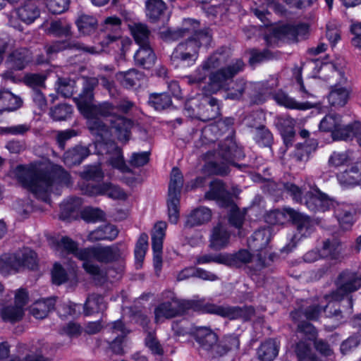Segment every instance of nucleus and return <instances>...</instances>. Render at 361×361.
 I'll return each instance as SVG.
<instances>
[{
  "mask_svg": "<svg viewBox=\"0 0 361 361\" xmlns=\"http://www.w3.org/2000/svg\"><path fill=\"white\" fill-rule=\"evenodd\" d=\"M83 90L74 100L80 112L87 118L91 133L95 137L94 148L97 154L109 156V164L122 173H130L121 150L113 140L116 138L127 142L130 137L133 122L122 116L133 106V103L123 99L118 104L109 102L93 104V89L99 83L97 78H83Z\"/></svg>",
  "mask_w": 361,
  "mask_h": 361,
  "instance_id": "f257e3e1",
  "label": "nucleus"
},
{
  "mask_svg": "<svg viewBox=\"0 0 361 361\" xmlns=\"http://www.w3.org/2000/svg\"><path fill=\"white\" fill-rule=\"evenodd\" d=\"M14 174L22 185L35 196L45 202L50 200V194L56 183L67 184L69 175L61 166L49 161L18 166Z\"/></svg>",
  "mask_w": 361,
  "mask_h": 361,
  "instance_id": "f03ea898",
  "label": "nucleus"
},
{
  "mask_svg": "<svg viewBox=\"0 0 361 361\" xmlns=\"http://www.w3.org/2000/svg\"><path fill=\"white\" fill-rule=\"evenodd\" d=\"M199 22L185 20L181 29L161 32L165 39L176 40L180 37L185 38L174 49L171 61L176 68H187L194 65L198 58L199 50L207 48L212 42V35L208 29L199 31Z\"/></svg>",
  "mask_w": 361,
  "mask_h": 361,
  "instance_id": "7ed1b4c3",
  "label": "nucleus"
},
{
  "mask_svg": "<svg viewBox=\"0 0 361 361\" xmlns=\"http://www.w3.org/2000/svg\"><path fill=\"white\" fill-rule=\"evenodd\" d=\"M57 249L64 250L68 253L73 254L78 259L82 262V267L87 273L94 278L102 276V271L94 261L108 263L116 261L124 255V250L118 246H93L90 247L78 249L77 243L68 237H62L57 242Z\"/></svg>",
  "mask_w": 361,
  "mask_h": 361,
  "instance_id": "20e7f679",
  "label": "nucleus"
},
{
  "mask_svg": "<svg viewBox=\"0 0 361 361\" xmlns=\"http://www.w3.org/2000/svg\"><path fill=\"white\" fill-rule=\"evenodd\" d=\"M338 291L331 295L324 297L320 302H314L302 312V316L309 320H316L321 315L322 311L326 317L337 316L338 312L336 308L337 301L341 299L342 295L347 293L355 291L361 287V276L354 273L345 271L342 273L338 279Z\"/></svg>",
  "mask_w": 361,
  "mask_h": 361,
  "instance_id": "39448f33",
  "label": "nucleus"
},
{
  "mask_svg": "<svg viewBox=\"0 0 361 361\" xmlns=\"http://www.w3.org/2000/svg\"><path fill=\"white\" fill-rule=\"evenodd\" d=\"M220 66L221 65L211 71L207 87H204L202 91H207L209 94H215L221 90H225L228 92L226 99H240L245 89V82L240 80L235 83L232 88H229L228 85L232 82L233 77L242 71L244 66L243 62L238 59L226 67Z\"/></svg>",
  "mask_w": 361,
  "mask_h": 361,
  "instance_id": "423d86ee",
  "label": "nucleus"
},
{
  "mask_svg": "<svg viewBox=\"0 0 361 361\" xmlns=\"http://www.w3.org/2000/svg\"><path fill=\"white\" fill-rule=\"evenodd\" d=\"M121 21L118 17L106 18L102 24L99 46L87 47L86 51L91 54L113 51L119 52L120 58L124 59L132 42L130 38L121 36Z\"/></svg>",
  "mask_w": 361,
  "mask_h": 361,
  "instance_id": "0eeeda50",
  "label": "nucleus"
},
{
  "mask_svg": "<svg viewBox=\"0 0 361 361\" xmlns=\"http://www.w3.org/2000/svg\"><path fill=\"white\" fill-rule=\"evenodd\" d=\"M317 331L314 327L307 322L298 324L297 337L301 340L296 343L295 353L298 361H326L317 357L311 350L312 343L314 344L316 350L324 357H330L333 351L329 345L323 340H316Z\"/></svg>",
  "mask_w": 361,
  "mask_h": 361,
  "instance_id": "6e6552de",
  "label": "nucleus"
},
{
  "mask_svg": "<svg viewBox=\"0 0 361 361\" xmlns=\"http://www.w3.org/2000/svg\"><path fill=\"white\" fill-rule=\"evenodd\" d=\"M320 61H316L312 62L311 65L317 67ZM314 77L324 80H329V78H336V83L331 86L328 96L329 102L331 106L336 107L343 106L347 103L350 92L346 87L343 86L346 78L341 68L336 67L333 63H321V66Z\"/></svg>",
  "mask_w": 361,
  "mask_h": 361,
  "instance_id": "1a4fd4ad",
  "label": "nucleus"
},
{
  "mask_svg": "<svg viewBox=\"0 0 361 361\" xmlns=\"http://www.w3.org/2000/svg\"><path fill=\"white\" fill-rule=\"evenodd\" d=\"M283 190L293 197L296 202H302V195L305 192L304 203L307 207L312 212H325L334 207V201L330 199L326 194L322 193L317 188H312L307 192V188L304 186L299 188L294 184L286 183L283 185Z\"/></svg>",
  "mask_w": 361,
  "mask_h": 361,
  "instance_id": "9d476101",
  "label": "nucleus"
},
{
  "mask_svg": "<svg viewBox=\"0 0 361 361\" xmlns=\"http://www.w3.org/2000/svg\"><path fill=\"white\" fill-rule=\"evenodd\" d=\"M269 224H283L291 221L297 226L298 233L304 237L309 235L312 231V221L308 216L290 208L269 212L265 216Z\"/></svg>",
  "mask_w": 361,
  "mask_h": 361,
  "instance_id": "9b49d317",
  "label": "nucleus"
},
{
  "mask_svg": "<svg viewBox=\"0 0 361 361\" xmlns=\"http://www.w3.org/2000/svg\"><path fill=\"white\" fill-rule=\"evenodd\" d=\"M37 267L36 253L25 248L15 255H4L0 257V271L2 274H11L25 268L34 269Z\"/></svg>",
  "mask_w": 361,
  "mask_h": 361,
  "instance_id": "f8f14e48",
  "label": "nucleus"
},
{
  "mask_svg": "<svg viewBox=\"0 0 361 361\" xmlns=\"http://www.w3.org/2000/svg\"><path fill=\"white\" fill-rule=\"evenodd\" d=\"M208 200L219 201L223 207L231 206L229 221L231 225L240 229L244 219V213L240 212L235 205L232 204L231 195L225 190L224 183L219 180H215L210 183L209 190L205 194Z\"/></svg>",
  "mask_w": 361,
  "mask_h": 361,
  "instance_id": "ddd939ff",
  "label": "nucleus"
},
{
  "mask_svg": "<svg viewBox=\"0 0 361 361\" xmlns=\"http://www.w3.org/2000/svg\"><path fill=\"white\" fill-rule=\"evenodd\" d=\"M220 264L228 266L240 267L243 264L251 263L253 273L251 276L253 281H257V271L269 266V261L267 259H262L261 254H250L246 250H240L238 252L231 254H224L217 259Z\"/></svg>",
  "mask_w": 361,
  "mask_h": 361,
  "instance_id": "4468645a",
  "label": "nucleus"
},
{
  "mask_svg": "<svg viewBox=\"0 0 361 361\" xmlns=\"http://www.w3.org/2000/svg\"><path fill=\"white\" fill-rule=\"evenodd\" d=\"M28 301L25 290L18 289L15 293L14 299L4 300L1 303L0 316L4 322H15L20 320L24 314L25 306Z\"/></svg>",
  "mask_w": 361,
  "mask_h": 361,
  "instance_id": "2eb2a0df",
  "label": "nucleus"
},
{
  "mask_svg": "<svg viewBox=\"0 0 361 361\" xmlns=\"http://www.w3.org/2000/svg\"><path fill=\"white\" fill-rule=\"evenodd\" d=\"M183 175L177 168H173L171 173L169 185L167 207L169 221L176 224L179 218V201L180 190L183 187Z\"/></svg>",
  "mask_w": 361,
  "mask_h": 361,
  "instance_id": "dca6fc26",
  "label": "nucleus"
},
{
  "mask_svg": "<svg viewBox=\"0 0 361 361\" xmlns=\"http://www.w3.org/2000/svg\"><path fill=\"white\" fill-rule=\"evenodd\" d=\"M352 123L343 125L341 116L335 113L326 114L320 121L319 128L323 132H330L334 140H348Z\"/></svg>",
  "mask_w": 361,
  "mask_h": 361,
  "instance_id": "f3484780",
  "label": "nucleus"
},
{
  "mask_svg": "<svg viewBox=\"0 0 361 361\" xmlns=\"http://www.w3.org/2000/svg\"><path fill=\"white\" fill-rule=\"evenodd\" d=\"M271 238V228L268 227L255 231L247 242L249 248L253 252L261 254L262 259H267L269 261V265L275 257L274 254L270 253L267 250Z\"/></svg>",
  "mask_w": 361,
  "mask_h": 361,
  "instance_id": "a211bd4d",
  "label": "nucleus"
},
{
  "mask_svg": "<svg viewBox=\"0 0 361 361\" xmlns=\"http://www.w3.org/2000/svg\"><path fill=\"white\" fill-rule=\"evenodd\" d=\"M192 303L189 301H180L172 298L170 301L163 302L157 306L154 310L155 321L162 322L183 312L186 309L192 307Z\"/></svg>",
  "mask_w": 361,
  "mask_h": 361,
  "instance_id": "6ab92c4d",
  "label": "nucleus"
},
{
  "mask_svg": "<svg viewBox=\"0 0 361 361\" xmlns=\"http://www.w3.org/2000/svg\"><path fill=\"white\" fill-rule=\"evenodd\" d=\"M166 227V222L159 221L154 225L152 233V250L154 252L153 264L157 273L159 272L161 269L163 241Z\"/></svg>",
  "mask_w": 361,
  "mask_h": 361,
  "instance_id": "aec40b11",
  "label": "nucleus"
},
{
  "mask_svg": "<svg viewBox=\"0 0 361 361\" xmlns=\"http://www.w3.org/2000/svg\"><path fill=\"white\" fill-rule=\"evenodd\" d=\"M204 312L211 314H216L221 317H228L231 319L241 318L244 320L249 319L253 314V309L247 307L242 309L236 307L219 306L213 304L207 305L203 310Z\"/></svg>",
  "mask_w": 361,
  "mask_h": 361,
  "instance_id": "412c9836",
  "label": "nucleus"
},
{
  "mask_svg": "<svg viewBox=\"0 0 361 361\" xmlns=\"http://www.w3.org/2000/svg\"><path fill=\"white\" fill-rule=\"evenodd\" d=\"M339 185L343 189L352 188L361 185V160L348 166L344 171L336 174Z\"/></svg>",
  "mask_w": 361,
  "mask_h": 361,
  "instance_id": "4be33fe9",
  "label": "nucleus"
},
{
  "mask_svg": "<svg viewBox=\"0 0 361 361\" xmlns=\"http://www.w3.org/2000/svg\"><path fill=\"white\" fill-rule=\"evenodd\" d=\"M222 61L221 55L218 54L212 55L196 69L192 75L188 77V82L191 85H200L207 78L208 73H210L212 69L221 65Z\"/></svg>",
  "mask_w": 361,
  "mask_h": 361,
  "instance_id": "5701e85b",
  "label": "nucleus"
},
{
  "mask_svg": "<svg viewBox=\"0 0 361 361\" xmlns=\"http://www.w3.org/2000/svg\"><path fill=\"white\" fill-rule=\"evenodd\" d=\"M361 211V203L355 207L347 203L337 204L335 214L341 227L350 228L355 221L354 216Z\"/></svg>",
  "mask_w": 361,
  "mask_h": 361,
  "instance_id": "b1692460",
  "label": "nucleus"
},
{
  "mask_svg": "<svg viewBox=\"0 0 361 361\" xmlns=\"http://www.w3.org/2000/svg\"><path fill=\"white\" fill-rule=\"evenodd\" d=\"M242 157L240 150H235V154H233L231 149H229L228 152L224 154V159L226 163L216 164L215 162H209L205 164L203 168L204 173L212 175H225L228 173V165L233 164V159H240Z\"/></svg>",
  "mask_w": 361,
  "mask_h": 361,
  "instance_id": "393cba45",
  "label": "nucleus"
},
{
  "mask_svg": "<svg viewBox=\"0 0 361 361\" xmlns=\"http://www.w3.org/2000/svg\"><path fill=\"white\" fill-rule=\"evenodd\" d=\"M84 192L89 195H106L112 199L124 200L126 193L120 188L111 184L87 185Z\"/></svg>",
  "mask_w": 361,
  "mask_h": 361,
  "instance_id": "a878e982",
  "label": "nucleus"
},
{
  "mask_svg": "<svg viewBox=\"0 0 361 361\" xmlns=\"http://www.w3.org/2000/svg\"><path fill=\"white\" fill-rule=\"evenodd\" d=\"M196 341L200 345V348L206 351L216 348V343L217 336L211 329L206 327H199L193 332Z\"/></svg>",
  "mask_w": 361,
  "mask_h": 361,
  "instance_id": "bb28decb",
  "label": "nucleus"
},
{
  "mask_svg": "<svg viewBox=\"0 0 361 361\" xmlns=\"http://www.w3.org/2000/svg\"><path fill=\"white\" fill-rule=\"evenodd\" d=\"M110 329L112 331V334L116 336V338L109 343L110 348L116 354L123 353V343L124 342V337L129 333V330L124 326L120 320L111 323Z\"/></svg>",
  "mask_w": 361,
  "mask_h": 361,
  "instance_id": "cd10ccee",
  "label": "nucleus"
},
{
  "mask_svg": "<svg viewBox=\"0 0 361 361\" xmlns=\"http://www.w3.org/2000/svg\"><path fill=\"white\" fill-rule=\"evenodd\" d=\"M201 105L205 109L202 116L204 120H212L220 114L219 104L216 99L210 97L212 94L202 91Z\"/></svg>",
  "mask_w": 361,
  "mask_h": 361,
  "instance_id": "c85d7f7f",
  "label": "nucleus"
},
{
  "mask_svg": "<svg viewBox=\"0 0 361 361\" xmlns=\"http://www.w3.org/2000/svg\"><path fill=\"white\" fill-rule=\"evenodd\" d=\"M295 121L289 116H279L275 120V124L280 131L285 144L288 146L295 135L294 126Z\"/></svg>",
  "mask_w": 361,
  "mask_h": 361,
  "instance_id": "c756f323",
  "label": "nucleus"
},
{
  "mask_svg": "<svg viewBox=\"0 0 361 361\" xmlns=\"http://www.w3.org/2000/svg\"><path fill=\"white\" fill-rule=\"evenodd\" d=\"M55 303L56 300L54 298L38 300L31 305L30 312L36 319H44L54 309Z\"/></svg>",
  "mask_w": 361,
  "mask_h": 361,
  "instance_id": "7c9ffc66",
  "label": "nucleus"
},
{
  "mask_svg": "<svg viewBox=\"0 0 361 361\" xmlns=\"http://www.w3.org/2000/svg\"><path fill=\"white\" fill-rule=\"evenodd\" d=\"M230 234L226 228L219 224L214 228L210 238L211 247L216 250L226 247L229 243Z\"/></svg>",
  "mask_w": 361,
  "mask_h": 361,
  "instance_id": "2f4dec72",
  "label": "nucleus"
},
{
  "mask_svg": "<svg viewBox=\"0 0 361 361\" xmlns=\"http://www.w3.org/2000/svg\"><path fill=\"white\" fill-rule=\"evenodd\" d=\"M118 234V228L111 224H106L91 231L88 235V240L94 242L97 240H112Z\"/></svg>",
  "mask_w": 361,
  "mask_h": 361,
  "instance_id": "473e14b6",
  "label": "nucleus"
},
{
  "mask_svg": "<svg viewBox=\"0 0 361 361\" xmlns=\"http://www.w3.org/2000/svg\"><path fill=\"white\" fill-rule=\"evenodd\" d=\"M31 60V55L28 50L25 49H19L13 51L8 56L7 63L12 68L21 70Z\"/></svg>",
  "mask_w": 361,
  "mask_h": 361,
  "instance_id": "72a5a7b5",
  "label": "nucleus"
},
{
  "mask_svg": "<svg viewBox=\"0 0 361 361\" xmlns=\"http://www.w3.org/2000/svg\"><path fill=\"white\" fill-rule=\"evenodd\" d=\"M22 104L21 99L8 90L0 91V111H12Z\"/></svg>",
  "mask_w": 361,
  "mask_h": 361,
  "instance_id": "f704fd0d",
  "label": "nucleus"
},
{
  "mask_svg": "<svg viewBox=\"0 0 361 361\" xmlns=\"http://www.w3.org/2000/svg\"><path fill=\"white\" fill-rule=\"evenodd\" d=\"M140 49L134 55L135 62L145 68H149L154 63L155 55L148 44H139Z\"/></svg>",
  "mask_w": 361,
  "mask_h": 361,
  "instance_id": "c9c22d12",
  "label": "nucleus"
},
{
  "mask_svg": "<svg viewBox=\"0 0 361 361\" xmlns=\"http://www.w3.org/2000/svg\"><path fill=\"white\" fill-rule=\"evenodd\" d=\"M274 99L279 104L290 109L307 110L312 108V104L310 102H298L283 92L275 94Z\"/></svg>",
  "mask_w": 361,
  "mask_h": 361,
  "instance_id": "e433bc0d",
  "label": "nucleus"
},
{
  "mask_svg": "<svg viewBox=\"0 0 361 361\" xmlns=\"http://www.w3.org/2000/svg\"><path fill=\"white\" fill-rule=\"evenodd\" d=\"M90 154V149L83 146H76L67 151L63 157L64 163L69 166L79 164Z\"/></svg>",
  "mask_w": 361,
  "mask_h": 361,
  "instance_id": "4c0bfd02",
  "label": "nucleus"
},
{
  "mask_svg": "<svg viewBox=\"0 0 361 361\" xmlns=\"http://www.w3.org/2000/svg\"><path fill=\"white\" fill-rule=\"evenodd\" d=\"M212 218L211 210L205 207H198L191 212L186 221V225L195 226L208 222Z\"/></svg>",
  "mask_w": 361,
  "mask_h": 361,
  "instance_id": "58836bf2",
  "label": "nucleus"
},
{
  "mask_svg": "<svg viewBox=\"0 0 361 361\" xmlns=\"http://www.w3.org/2000/svg\"><path fill=\"white\" fill-rule=\"evenodd\" d=\"M116 80L125 87L130 88L140 85L141 80H144L142 73L135 69H130L126 72H120L116 75Z\"/></svg>",
  "mask_w": 361,
  "mask_h": 361,
  "instance_id": "ea45409f",
  "label": "nucleus"
},
{
  "mask_svg": "<svg viewBox=\"0 0 361 361\" xmlns=\"http://www.w3.org/2000/svg\"><path fill=\"white\" fill-rule=\"evenodd\" d=\"M279 344L276 340H269L261 345L257 350L259 359L272 361L278 355Z\"/></svg>",
  "mask_w": 361,
  "mask_h": 361,
  "instance_id": "a19ab883",
  "label": "nucleus"
},
{
  "mask_svg": "<svg viewBox=\"0 0 361 361\" xmlns=\"http://www.w3.org/2000/svg\"><path fill=\"white\" fill-rule=\"evenodd\" d=\"M309 31V27L307 24L302 23L298 25L296 27H292L290 26H283L281 27H274L273 29L274 37L277 39H282L283 37L288 36L289 32H293L297 37H305Z\"/></svg>",
  "mask_w": 361,
  "mask_h": 361,
  "instance_id": "79ce46f5",
  "label": "nucleus"
},
{
  "mask_svg": "<svg viewBox=\"0 0 361 361\" xmlns=\"http://www.w3.org/2000/svg\"><path fill=\"white\" fill-rule=\"evenodd\" d=\"M106 309V302L103 297L97 295H91L88 297L84 306L85 315L103 311Z\"/></svg>",
  "mask_w": 361,
  "mask_h": 361,
  "instance_id": "37998d69",
  "label": "nucleus"
},
{
  "mask_svg": "<svg viewBox=\"0 0 361 361\" xmlns=\"http://www.w3.org/2000/svg\"><path fill=\"white\" fill-rule=\"evenodd\" d=\"M76 24L79 32L86 35H90L96 30L97 20L92 16L82 14L78 17Z\"/></svg>",
  "mask_w": 361,
  "mask_h": 361,
  "instance_id": "c03bdc74",
  "label": "nucleus"
},
{
  "mask_svg": "<svg viewBox=\"0 0 361 361\" xmlns=\"http://www.w3.org/2000/svg\"><path fill=\"white\" fill-rule=\"evenodd\" d=\"M353 153L350 151L334 152L328 160L329 166L338 168L353 160Z\"/></svg>",
  "mask_w": 361,
  "mask_h": 361,
  "instance_id": "a18cd8bd",
  "label": "nucleus"
},
{
  "mask_svg": "<svg viewBox=\"0 0 361 361\" xmlns=\"http://www.w3.org/2000/svg\"><path fill=\"white\" fill-rule=\"evenodd\" d=\"M128 27L137 44H148L149 30L144 24L133 23Z\"/></svg>",
  "mask_w": 361,
  "mask_h": 361,
  "instance_id": "49530a36",
  "label": "nucleus"
},
{
  "mask_svg": "<svg viewBox=\"0 0 361 361\" xmlns=\"http://www.w3.org/2000/svg\"><path fill=\"white\" fill-rule=\"evenodd\" d=\"M19 18L27 24L32 23L39 15V11L32 3H28L17 11Z\"/></svg>",
  "mask_w": 361,
  "mask_h": 361,
  "instance_id": "de8ad7c7",
  "label": "nucleus"
},
{
  "mask_svg": "<svg viewBox=\"0 0 361 361\" xmlns=\"http://www.w3.org/2000/svg\"><path fill=\"white\" fill-rule=\"evenodd\" d=\"M145 6L147 16L152 20L158 19L166 9L162 0H147Z\"/></svg>",
  "mask_w": 361,
  "mask_h": 361,
  "instance_id": "09e8293b",
  "label": "nucleus"
},
{
  "mask_svg": "<svg viewBox=\"0 0 361 361\" xmlns=\"http://www.w3.org/2000/svg\"><path fill=\"white\" fill-rule=\"evenodd\" d=\"M333 246L330 241L326 240L324 243L322 250L319 252L317 250H311L307 252L304 256V260L307 262H314L320 257H327L333 255Z\"/></svg>",
  "mask_w": 361,
  "mask_h": 361,
  "instance_id": "8fccbe9b",
  "label": "nucleus"
},
{
  "mask_svg": "<svg viewBox=\"0 0 361 361\" xmlns=\"http://www.w3.org/2000/svg\"><path fill=\"white\" fill-rule=\"evenodd\" d=\"M82 204V201L79 197H71L63 202L60 206L63 217L71 216L80 209Z\"/></svg>",
  "mask_w": 361,
  "mask_h": 361,
  "instance_id": "3c124183",
  "label": "nucleus"
},
{
  "mask_svg": "<svg viewBox=\"0 0 361 361\" xmlns=\"http://www.w3.org/2000/svg\"><path fill=\"white\" fill-rule=\"evenodd\" d=\"M240 346V341L237 336H225L221 344L217 345L216 352L222 355L229 351H235Z\"/></svg>",
  "mask_w": 361,
  "mask_h": 361,
  "instance_id": "603ef678",
  "label": "nucleus"
},
{
  "mask_svg": "<svg viewBox=\"0 0 361 361\" xmlns=\"http://www.w3.org/2000/svg\"><path fill=\"white\" fill-rule=\"evenodd\" d=\"M149 103L156 110L160 111L169 107L171 104L170 97L166 93L151 94Z\"/></svg>",
  "mask_w": 361,
  "mask_h": 361,
  "instance_id": "864d4df0",
  "label": "nucleus"
},
{
  "mask_svg": "<svg viewBox=\"0 0 361 361\" xmlns=\"http://www.w3.org/2000/svg\"><path fill=\"white\" fill-rule=\"evenodd\" d=\"M82 217L88 222H96L104 219V212L98 208L87 207L81 212Z\"/></svg>",
  "mask_w": 361,
  "mask_h": 361,
  "instance_id": "5fc2aeb1",
  "label": "nucleus"
},
{
  "mask_svg": "<svg viewBox=\"0 0 361 361\" xmlns=\"http://www.w3.org/2000/svg\"><path fill=\"white\" fill-rule=\"evenodd\" d=\"M72 112L73 108L71 105L63 104L51 109L50 114L53 119L61 121L66 119Z\"/></svg>",
  "mask_w": 361,
  "mask_h": 361,
  "instance_id": "6e6d98bb",
  "label": "nucleus"
},
{
  "mask_svg": "<svg viewBox=\"0 0 361 361\" xmlns=\"http://www.w3.org/2000/svg\"><path fill=\"white\" fill-rule=\"evenodd\" d=\"M75 90V81L67 78H59L57 85V92L65 97L73 94Z\"/></svg>",
  "mask_w": 361,
  "mask_h": 361,
  "instance_id": "4d7b16f0",
  "label": "nucleus"
},
{
  "mask_svg": "<svg viewBox=\"0 0 361 361\" xmlns=\"http://www.w3.org/2000/svg\"><path fill=\"white\" fill-rule=\"evenodd\" d=\"M70 28L68 24L63 23L61 21H53L47 29V32L56 36H67L69 35Z\"/></svg>",
  "mask_w": 361,
  "mask_h": 361,
  "instance_id": "13d9d810",
  "label": "nucleus"
},
{
  "mask_svg": "<svg viewBox=\"0 0 361 361\" xmlns=\"http://www.w3.org/2000/svg\"><path fill=\"white\" fill-rule=\"evenodd\" d=\"M46 4L51 13L60 14L68 8L69 0H46Z\"/></svg>",
  "mask_w": 361,
  "mask_h": 361,
  "instance_id": "bf43d9fd",
  "label": "nucleus"
},
{
  "mask_svg": "<svg viewBox=\"0 0 361 361\" xmlns=\"http://www.w3.org/2000/svg\"><path fill=\"white\" fill-rule=\"evenodd\" d=\"M82 177L86 180H100L104 177V173L100 166L95 165L87 167L82 173Z\"/></svg>",
  "mask_w": 361,
  "mask_h": 361,
  "instance_id": "052dcab7",
  "label": "nucleus"
},
{
  "mask_svg": "<svg viewBox=\"0 0 361 361\" xmlns=\"http://www.w3.org/2000/svg\"><path fill=\"white\" fill-rule=\"evenodd\" d=\"M81 305L71 302L63 303L59 307L58 312L61 317L75 316L80 312Z\"/></svg>",
  "mask_w": 361,
  "mask_h": 361,
  "instance_id": "680f3d73",
  "label": "nucleus"
},
{
  "mask_svg": "<svg viewBox=\"0 0 361 361\" xmlns=\"http://www.w3.org/2000/svg\"><path fill=\"white\" fill-rule=\"evenodd\" d=\"M145 345L154 354L161 355L163 353V349L152 332L147 334Z\"/></svg>",
  "mask_w": 361,
  "mask_h": 361,
  "instance_id": "e2e57ef3",
  "label": "nucleus"
},
{
  "mask_svg": "<svg viewBox=\"0 0 361 361\" xmlns=\"http://www.w3.org/2000/svg\"><path fill=\"white\" fill-rule=\"evenodd\" d=\"M29 126L25 124H20L10 127H0V134L1 135H21L29 130Z\"/></svg>",
  "mask_w": 361,
  "mask_h": 361,
  "instance_id": "0e129e2a",
  "label": "nucleus"
},
{
  "mask_svg": "<svg viewBox=\"0 0 361 361\" xmlns=\"http://www.w3.org/2000/svg\"><path fill=\"white\" fill-rule=\"evenodd\" d=\"M67 276L64 269L56 263L52 271V281L56 285H60L66 281Z\"/></svg>",
  "mask_w": 361,
  "mask_h": 361,
  "instance_id": "69168bd1",
  "label": "nucleus"
},
{
  "mask_svg": "<svg viewBox=\"0 0 361 361\" xmlns=\"http://www.w3.org/2000/svg\"><path fill=\"white\" fill-rule=\"evenodd\" d=\"M149 161V154L146 152L133 153L130 157V163L133 166H142Z\"/></svg>",
  "mask_w": 361,
  "mask_h": 361,
  "instance_id": "338daca9",
  "label": "nucleus"
},
{
  "mask_svg": "<svg viewBox=\"0 0 361 361\" xmlns=\"http://www.w3.org/2000/svg\"><path fill=\"white\" fill-rule=\"evenodd\" d=\"M44 80V77L39 74L27 75L25 78V83L34 89L42 87Z\"/></svg>",
  "mask_w": 361,
  "mask_h": 361,
  "instance_id": "774afa93",
  "label": "nucleus"
}]
</instances>
